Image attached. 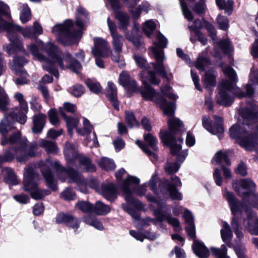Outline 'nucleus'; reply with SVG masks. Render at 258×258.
<instances>
[{
	"mask_svg": "<svg viewBox=\"0 0 258 258\" xmlns=\"http://www.w3.org/2000/svg\"><path fill=\"white\" fill-rule=\"evenodd\" d=\"M142 85L139 87L137 85L133 93L140 94L143 99L146 101H151L158 105L163 110L165 115L172 116L175 113L176 104L175 102H168L161 93L156 90L145 79L141 80Z\"/></svg>",
	"mask_w": 258,
	"mask_h": 258,
	"instance_id": "obj_1",
	"label": "nucleus"
},
{
	"mask_svg": "<svg viewBox=\"0 0 258 258\" xmlns=\"http://www.w3.org/2000/svg\"><path fill=\"white\" fill-rule=\"evenodd\" d=\"M223 196L228 203L232 217L231 225L236 237L240 240L242 236L241 224L242 223V200H238L231 191L226 188Z\"/></svg>",
	"mask_w": 258,
	"mask_h": 258,
	"instance_id": "obj_2",
	"label": "nucleus"
},
{
	"mask_svg": "<svg viewBox=\"0 0 258 258\" xmlns=\"http://www.w3.org/2000/svg\"><path fill=\"white\" fill-rule=\"evenodd\" d=\"M27 118L26 115L19 111L17 112L11 111L5 115L0 122V134L3 137L1 141L2 145L5 146L10 144L9 137L7 136L10 132L16 128L14 124L17 122L24 124L26 122Z\"/></svg>",
	"mask_w": 258,
	"mask_h": 258,
	"instance_id": "obj_3",
	"label": "nucleus"
},
{
	"mask_svg": "<svg viewBox=\"0 0 258 258\" xmlns=\"http://www.w3.org/2000/svg\"><path fill=\"white\" fill-rule=\"evenodd\" d=\"M74 26L72 20L67 19L63 23L55 25L52 29V32L57 34L58 43L64 46H71L74 43V40L80 36V31L72 30Z\"/></svg>",
	"mask_w": 258,
	"mask_h": 258,
	"instance_id": "obj_4",
	"label": "nucleus"
},
{
	"mask_svg": "<svg viewBox=\"0 0 258 258\" xmlns=\"http://www.w3.org/2000/svg\"><path fill=\"white\" fill-rule=\"evenodd\" d=\"M3 17L9 20L12 19L10 7L7 4L0 1V31H7L9 38L13 35L18 36L16 32H21L23 27L6 21Z\"/></svg>",
	"mask_w": 258,
	"mask_h": 258,
	"instance_id": "obj_5",
	"label": "nucleus"
},
{
	"mask_svg": "<svg viewBox=\"0 0 258 258\" xmlns=\"http://www.w3.org/2000/svg\"><path fill=\"white\" fill-rule=\"evenodd\" d=\"M140 179L137 177L128 175L122 181L120 185V189L125 196V200L128 204L133 206L137 210H141L143 205L142 202L133 196V190L130 187V185H138Z\"/></svg>",
	"mask_w": 258,
	"mask_h": 258,
	"instance_id": "obj_6",
	"label": "nucleus"
},
{
	"mask_svg": "<svg viewBox=\"0 0 258 258\" xmlns=\"http://www.w3.org/2000/svg\"><path fill=\"white\" fill-rule=\"evenodd\" d=\"M168 130H161L159 133V138H170L174 141L178 136H181L184 132V125L182 121L176 117L170 118L167 121Z\"/></svg>",
	"mask_w": 258,
	"mask_h": 258,
	"instance_id": "obj_7",
	"label": "nucleus"
},
{
	"mask_svg": "<svg viewBox=\"0 0 258 258\" xmlns=\"http://www.w3.org/2000/svg\"><path fill=\"white\" fill-rule=\"evenodd\" d=\"M34 170L29 168L27 170V174L24 178V190L30 192L31 197L36 200L44 198V195L41 188H38V184L34 181Z\"/></svg>",
	"mask_w": 258,
	"mask_h": 258,
	"instance_id": "obj_8",
	"label": "nucleus"
},
{
	"mask_svg": "<svg viewBox=\"0 0 258 258\" xmlns=\"http://www.w3.org/2000/svg\"><path fill=\"white\" fill-rule=\"evenodd\" d=\"M214 121L211 120L209 117L203 116L202 124L203 127L211 134L217 135L219 138L223 137L224 133V119L223 117L216 115L214 116Z\"/></svg>",
	"mask_w": 258,
	"mask_h": 258,
	"instance_id": "obj_9",
	"label": "nucleus"
},
{
	"mask_svg": "<svg viewBox=\"0 0 258 258\" xmlns=\"http://www.w3.org/2000/svg\"><path fill=\"white\" fill-rule=\"evenodd\" d=\"M252 209L258 210V192H244L243 191V212L246 215L256 214Z\"/></svg>",
	"mask_w": 258,
	"mask_h": 258,
	"instance_id": "obj_10",
	"label": "nucleus"
},
{
	"mask_svg": "<svg viewBox=\"0 0 258 258\" xmlns=\"http://www.w3.org/2000/svg\"><path fill=\"white\" fill-rule=\"evenodd\" d=\"M170 179L173 182L165 180L163 183V187L165 188L169 192L170 197L172 200H182V194L177 189L178 186L180 187L182 185L180 178L176 175H174L170 177Z\"/></svg>",
	"mask_w": 258,
	"mask_h": 258,
	"instance_id": "obj_11",
	"label": "nucleus"
},
{
	"mask_svg": "<svg viewBox=\"0 0 258 258\" xmlns=\"http://www.w3.org/2000/svg\"><path fill=\"white\" fill-rule=\"evenodd\" d=\"M94 48L92 52L95 57H108L111 54L109 43L104 39L98 37L94 39Z\"/></svg>",
	"mask_w": 258,
	"mask_h": 258,
	"instance_id": "obj_12",
	"label": "nucleus"
},
{
	"mask_svg": "<svg viewBox=\"0 0 258 258\" xmlns=\"http://www.w3.org/2000/svg\"><path fill=\"white\" fill-rule=\"evenodd\" d=\"M213 160L216 162V165L220 166L223 176L226 179H228L232 177L230 170L222 164V162H224L226 166L231 165V162L227 152H223L222 150L217 151L214 156Z\"/></svg>",
	"mask_w": 258,
	"mask_h": 258,
	"instance_id": "obj_13",
	"label": "nucleus"
},
{
	"mask_svg": "<svg viewBox=\"0 0 258 258\" xmlns=\"http://www.w3.org/2000/svg\"><path fill=\"white\" fill-rule=\"evenodd\" d=\"M10 146V149L13 151L18 152L19 151H25L28 147V140L26 137L22 138V134L20 131H17L13 133L9 137Z\"/></svg>",
	"mask_w": 258,
	"mask_h": 258,
	"instance_id": "obj_14",
	"label": "nucleus"
},
{
	"mask_svg": "<svg viewBox=\"0 0 258 258\" xmlns=\"http://www.w3.org/2000/svg\"><path fill=\"white\" fill-rule=\"evenodd\" d=\"M43 49L49 57L48 58L56 62L61 69H64V64L61 55V51L57 46L49 42L43 45Z\"/></svg>",
	"mask_w": 258,
	"mask_h": 258,
	"instance_id": "obj_15",
	"label": "nucleus"
},
{
	"mask_svg": "<svg viewBox=\"0 0 258 258\" xmlns=\"http://www.w3.org/2000/svg\"><path fill=\"white\" fill-rule=\"evenodd\" d=\"M246 104L243 107V125L247 124L246 121L254 123L258 119V105L253 100L247 101Z\"/></svg>",
	"mask_w": 258,
	"mask_h": 258,
	"instance_id": "obj_16",
	"label": "nucleus"
},
{
	"mask_svg": "<svg viewBox=\"0 0 258 258\" xmlns=\"http://www.w3.org/2000/svg\"><path fill=\"white\" fill-rule=\"evenodd\" d=\"M116 5H110L111 8L114 12V18L118 23V28L122 30H126L130 25V17L129 15L124 12L120 11L121 5L120 3L116 2Z\"/></svg>",
	"mask_w": 258,
	"mask_h": 258,
	"instance_id": "obj_17",
	"label": "nucleus"
},
{
	"mask_svg": "<svg viewBox=\"0 0 258 258\" xmlns=\"http://www.w3.org/2000/svg\"><path fill=\"white\" fill-rule=\"evenodd\" d=\"M153 215L155 218H149V219L154 225H156L157 222L161 223L167 220L168 223L174 228L180 227V223L177 218L168 216L166 212L164 211H162L161 209H154Z\"/></svg>",
	"mask_w": 258,
	"mask_h": 258,
	"instance_id": "obj_18",
	"label": "nucleus"
},
{
	"mask_svg": "<svg viewBox=\"0 0 258 258\" xmlns=\"http://www.w3.org/2000/svg\"><path fill=\"white\" fill-rule=\"evenodd\" d=\"M55 222L58 224H63L70 228L77 230L80 227L81 221L73 215L59 212L56 217Z\"/></svg>",
	"mask_w": 258,
	"mask_h": 258,
	"instance_id": "obj_19",
	"label": "nucleus"
},
{
	"mask_svg": "<svg viewBox=\"0 0 258 258\" xmlns=\"http://www.w3.org/2000/svg\"><path fill=\"white\" fill-rule=\"evenodd\" d=\"M55 167L57 171L64 173L68 176L69 183H76L77 184L82 183L83 180L79 173L73 167H65L57 163L55 164Z\"/></svg>",
	"mask_w": 258,
	"mask_h": 258,
	"instance_id": "obj_20",
	"label": "nucleus"
},
{
	"mask_svg": "<svg viewBox=\"0 0 258 258\" xmlns=\"http://www.w3.org/2000/svg\"><path fill=\"white\" fill-rule=\"evenodd\" d=\"M220 233L222 240L225 243V246L230 248H233L237 257L242 258V244L232 243L233 234L232 230H221Z\"/></svg>",
	"mask_w": 258,
	"mask_h": 258,
	"instance_id": "obj_21",
	"label": "nucleus"
},
{
	"mask_svg": "<svg viewBox=\"0 0 258 258\" xmlns=\"http://www.w3.org/2000/svg\"><path fill=\"white\" fill-rule=\"evenodd\" d=\"M100 190L102 196L111 203L114 202L117 198V188L113 183H102Z\"/></svg>",
	"mask_w": 258,
	"mask_h": 258,
	"instance_id": "obj_22",
	"label": "nucleus"
},
{
	"mask_svg": "<svg viewBox=\"0 0 258 258\" xmlns=\"http://www.w3.org/2000/svg\"><path fill=\"white\" fill-rule=\"evenodd\" d=\"M106 97L110 101L114 109L117 111L119 110V101L117 97V90L115 84L111 81L107 83V89H106Z\"/></svg>",
	"mask_w": 258,
	"mask_h": 258,
	"instance_id": "obj_23",
	"label": "nucleus"
},
{
	"mask_svg": "<svg viewBox=\"0 0 258 258\" xmlns=\"http://www.w3.org/2000/svg\"><path fill=\"white\" fill-rule=\"evenodd\" d=\"M11 43L6 48V52L9 54H17L19 52H25V50L18 36L13 35L9 38Z\"/></svg>",
	"mask_w": 258,
	"mask_h": 258,
	"instance_id": "obj_24",
	"label": "nucleus"
},
{
	"mask_svg": "<svg viewBox=\"0 0 258 258\" xmlns=\"http://www.w3.org/2000/svg\"><path fill=\"white\" fill-rule=\"evenodd\" d=\"M118 81L120 85L125 88H127V96L129 97H131L132 94L130 92H133L137 85V81L134 79L131 80L130 75L122 73L120 74Z\"/></svg>",
	"mask_w": 258,
	"mask_h": 258,
	"instance_id": "obj_25",
	"label": "nucleus"
},
{
	"mask_svg": "<svg viewBox=\"0 0 258 258\" xmlns=\"http://www.w3.org/2000/svg\"><path fill=\"white\" fill-rule=\"evenodd\" d=\"M256 214L246 215L245 218H243V224L246 222L245 226L248 232L252 235H258V217L256 216Z\"/></svg>",
	"mask_w": 258,
	"mask_h": 258,
	"instance_id": "obj_26",
	"label": "nucleus"
},
{
	"mask_svg": "<svg viewBox=\"0 0 258 258\" xmlns=\"http://www.w3.org/2000/svg\"><path fill=\"white\" fill-rule=\"evenodd\" d=\"M66 144L67 147L63 151L65 159L68 164H74L76 160L79 159L82 155L79 154L72 144L66 143Z\"/></svg>",
	"mask_w": 258,
	"mask_h": 258,
	"instance_id": "obj_27",
	"label": "nucleus"
},
{
	"mask_svg": "<svg viewBox=\"0 0 258 258\" xmlns=\"http://www.w3.org/2000/svg\"><path fill=\"white\" fill-rule=\"evenodd\" d=\"M192 248L194 253L199 258H208L210 255L209 249L203 242L194 240Z\"/></svg>",
	"mask_w": 258,
	"mask_h": 258,
	"instance_id": "obj_28",
	"label": "nucleus"
},
{
	"mask_svg": "<svg viewBox=\"0 0 258 258\" xmlns=\"http://www.w3.org/2000/svg\"><path fill=\"white\" fill-rule=\"evenodd\" d=\"M46 116L45 114L40 113L33 116L32 132L35 134L42 132L45 124Z\"/></svg>",
	"mask_w": 258,
	"mask_h": 258,
	"instance_id": "obj_29",
	"label": "nucleus"
},
{
	"mask_svg": "<svg viewBox=\"0 0 258 258\" xmlns=\"http://www.w3.org/2000/svg\"><path fill=\"white\" fill-rule=\"evenodd\" d=\"M229 137L242 147V126L238 123L233 124L229 129Z\"/></svg>",
	"mask_w": 258,
	"mask_h": 258,
	"instance_id": "obj_30",
	"label": "nucleus"
},
{
	"mask_svg": "<svg viewBox=\"0 0 258 258\" xmlns=\"http://www.w3.org/2000/svg\"><path fill=\"white\" fill-rule=\"evenodd\" d=\"M162 143L165 146L170 148V153L172 156H175L178 153L181 152L182 146L177 144V139L171 141L170 138H160Z\"/></svg>",
	"mask_w": 258,
	"mask_h": 258,
	"instance_id": "obj_31",
	"label": "nucleus"
},
{
	"mask_svg": "<svg viewBox=\"0 0 258 258\" xmlns=\"http://www.w3.org/2000/svg\"><path fill=\"white\" fill-rule=\"evenodd\" d=\"M246 130L243 129V147L255 146L258 144V131L244 136Z\"/></svg>",
	"mask_w": 258,
	"mask_h": 258,
	"instance_id": "obj_32",
	"label": "nucleus"
},
{
	"mask_svg": "<svg viewBox=\"0 0 258 258\" xmlns=\"http://www.w3.org/2000/svg\"><path fill=\"white\" fill-rule=\"evenodd\" d=\"M205 88L209 92H212L216 85V77L211 72H206L202 80Z\"/></svg>",
	"mask_w": 258,
	"mask_h": 258,
	"instance_id": "obj_33",
	"label": "nucleus"
},
{
	"mask_svg": "<svg viewBox=\"0 0 258 258\" xmlns=\"http://www.w3.org/2000/svg\"><path fill=\"white\" fill-rule=\"evenodd\" d=\"M37 146L35 144L31 145L29 147L28 150L25 151H20V154L17 157V160L20 162H25L28 160L30 158L35 157L36 153L35 150Z\"/></svg>",
	"mask_w": 258,
	"mask_h": 258,
	"instance_id": "obj_34",
	"label": "nucleus"
},
{
	"mask_svg": "<svg viewBox=\"0 0 258 258\" xmlns=\"http://www.w3.org/2000/svg\"><path fill=\"white\" fill-rule=\"evenodd\" d=\"M42 175L45 180L47 186L53 191L57 189L56 183L54 181V176L50 168H47L42 171Z\"/></svg>",
	"mask_w": 258,
	"mask_h": 258,
	"instance_id": "obj_35",
	"label": "nucleus"
},
{
	"mask_svg": "<svg viewBox=\"0 0 258 258\" xmlns=\"http://www.w3.org/2000/svg\"><path fill=\"white\" fill-rule=\"evenodd\" d=\"M216 4L220 10H224L225 13L230 16L233 11V0H215Z\"/></svg>",
	"mask_w": 258,
	"mask_h": 258,
	"instance_id": "obj_36",
	"label": "nucleus"
},
{
	"mask_svg": "<svg viewBox=\"0 0 258 258\" xmlns=\"http://www.w3.org/2000/svg\"><path fill=\"white\" fill-rule=\"evenodd\" d=\"M14 97L16 100L19 102L20 110L19 109L18 107H16L13 109V110L12 111H15L16 112H17L19 111H21L26 115L28 111V107L27 102L24 98L23 95L21 93H17L15 94Z\"/></svg>",
	"mask_w": 258,
	"mask_h": 258,
	"instance_id": "obj_37",
	"label": "nucleus"
},
{
	"mask_svg": "<svg viewBox=\"0 0 258 258\" xmlns=\"http://www.w3.org/2000/svg\"><path fill=\"white\" fill-rule=\"evenodd\" d=\"M151 65L153 66L154 71L156 72L157 74L163 79H165L167 83L170 82V79L168 76L167 72L164 64H161L158 62H151Z\"/></svg>",
	"mask_w": 258,
	"mask_h": 258,
	"instance_id": "obj_38",
	"label": "nucleus"
},
{
	"mask_svg": "<svg viewBox=\"0 0 258 258\" xmlns=\"http://www.w3.org/2000/svg\"><path fill=\"white\" fill-rule=\"evenodd\" d=\"M79 162L80 165L85 167V169L86 172H96V167L95 165L92 163V161L90 158L82 155L79 159Z\"/></svg>",
	"mask_w": 258,
	"mask_h": 258,
	"instance_id": "obj_39",
	"label": "nucleus"
},
{
	"mask_svg": "<svg viewBox=\"0 0 258 258\" xmlns=\"http://www.w3.org/2000/svg\"><path fill=\"white\" fill-rule=\"evenodd\" d=\"M110 208L102 202L98 201L93 205V213L97 215H106L110 212Z\"/></svg>",
	"mask_w": 258,
	"mask_h": 258,
	"instance_id": "obj_40",
	"label": "nucleus"
},
{
	"mask_svg": "<svg viewBox=\"0 0 258 258\" xmlns=\"http://www.w3.org/2000/svg\"><path fill=\"white\" fill-rule=\"evenodd\" d=\"M220 99L217 100V103L225 107H229L233 102V99L225 90H221L219 91Z\"/></svg>",
	"mask_w": 258,
	"mask_h": 258,
	"instance_id": "obj_41",
	"label": "nucleus"
},
{
	"mask_svg": "<svg viewBox=\"0 0 258 258\" xmlns=\"http://www.w3.org/2000/svg\"><path fill=\"white\" fill-rule=\"evenodd\" d=\"M83 221L89 224L97 230H103L104 227L102 222L98 220V219L94 215H89L84 216L83 218Z\"/></svg>",
	"mask_w": 258,
	"mask_h": 258,
	"instance_id": "obj_42",
	"label": "nucleus"
},
{
	"mask_svg": "<svg viewBox=\"0 0 258 258\" xmlns=\"http://www.w3.org/2000/svg\"><path fill=\"white\" fill-rule=\"evenodd\" d=\"M98 165L99 167L106 171L114 170L116 167L115 164L112 159L105 157L100 159Z\"/></svg>",
	"mask_w": 258,
	"mask_h": 258,
	"instance_id": "obj_43",
	"label": "nucleus"
},
{
	"mask_svg": "<svg viewBox=\"0 0 258 258\" xmlns=\"http://www.w3.org/2000/svg\"><path fill=\"white\" fill-rule=\"evenodd\" d=\"M211 62L210 58L199 54L195 62V67L201 71H205L206 67L211 65Z\"/></svg>",
	"mask_w": 258,
	"mask_h": 258,
	"instance_id": "obj_44",
	"label": "nucleus"
},
{
	"mask_svg": "<svg viewBox=\"0 0 258 258\" xmlns=\"http://www.w3.org/2000/svg\"><path fill=\"white\" fill-rule=\"evenodd\" d=\"M125 121L130 128L133 127H139L140 125V122L137 120L134 113L132 111H126L124 116Z\"/></svg>",
	"mask_w": 258,
	"mask_h": 258,
	"instance_id": "obj_45",
	"label": "nucleus"
},
{
	"mask_svg": "<svg viewBox=\"0 0 258 258\" xmlns=\"http://www.w3.org/2000/svg\"><path fill=\"white\" fill-rule=\"evenodd\" d=\"M210 250L212 255L216 258H230L227 255V248L224 244H222L220 248L211 247Z\"/></svg>",
	"mask_w": 258,
	"mask_h": 258,
	"instance_id": "obj_46",
	"label": "nucleus"
},
{
	"mask_svg": "<svg viewBox=\"0 0 258 258\" xmlns=\"http://www.w3.org/2000/svg\"><path fill=\"white\" fill-rule=\"evenodd\" d=\"M147 75L144 76L143 74L141 76L142 80L145 79L151 85H159L161 83V80L158 78L156 72L153 71H148Z\"/></svg>",
	"mask_w": 258,
	"mask_h": 258,
	"instance_id": "obj_47",
	"label": "nucleus"
},
{
	"mask_svg": "<svg viewBox=\"0 0 258 258\" xmlns=\"http://www.w3.org/2000/svg\"><path fill=\"white\" fill-rule=\"evenodd\" d=\"M10 99L7 94L2 88L0 91V111L4 112L8 110Z\"/></svg>",
	"mask_w": 258,
	"mask_h": 258,
	"instance_id": "obj_48",
	"label": "nucleus"
},
{
	"mask_svg": "<svg viewBox=\"0 0 258 258\" xmlns=\"http://www.w3.org/2000/svg\"><path fill=\"white\" fill-rule=\"evenodd\" d=\"M144 139L148 146L151 147L154 151H158V148L157 146L158 140L152 134L148 133L144 135Z\"/></svg>",
	"mask_w": 258,
	"mask_h": 258,
	"instance_id": "obj_49",
	"label": "nucleus"
},
{
	"mask_svg": "<svg viewBox=\"0 0 258 258\" xmlns=\"http://www.w3.org/2000/svg\"><path fill=\"white\" fill-rule=\"evenodd\" d=\"M256 185L250 178H243V191L253 192L256 191Z\"/></svg>",
	"mask_w": 258,
	"mask_h": 258,
	"instance_id": "obj_50",
	"label": "nucleus"
},
{
	"mask_svg": "<svg viewBox=\"0 0 258 258\" xmlns=\"http://www.w3.org/2000/svg\"><path fill=\"white\" fill-rule=\"evenodd\" d=\"M76 207L84 213L93 212V205L89 201H79L76 203Z\"/></svg>",
	"mask_w": 258,
	"mask_h": 258,
	"instance_id": "obj_51",
	"label": "nucleus"
},
{
	"mask_svg": "<svg viewBox=\"0 0 258 258\" xmlns=\"http://www.w3.org/2000/svg\"><path fill=\"white\" fill-rule=\"evenodd\" d=\"M216 20L219 29L225 31L228 30L229 28V21L227 17L219 14Z\"/></svg>",
	"mask_w": 258,
	"mask_h": 258,
	"instance_id": "obj_52",
	"label": "nucleus"
},
{
	"mask_svg": "<svg viewBox=\"0 0 258 258\" xmlns=\"http://www.w3.org/2000/svg\"><path fill=\"white\" fill-rule=\"evenodd\" d=\"M113 39L112 45L115 52H121L122 50L123 37L120 34L111 36Z\"/></svg>",
	"mask_w": 258,
	"mask_h": 258,
	"instance_id": "obj_53",
	"label": "nucleus"
},
{
	"mask_svg": "<svg viewBox=\"0 0 258 258\" xmlns=\"http://www.w3.org/2000/svg\"><path fill=\"white\" fill-rule=\"evenodd\" d=\"M85 84L91 92L97 95L103 94L102 88L99 82H92L89 80L86 81Z\"/></svg>",
	"mask_w": 258,
	"mask_h": 258,
	"instance_id": "obj_54",
	"label": "nucleus"
},
{
	"mask_svg": "<svg viewBox=\"0 0 258 258\" xmlns=\"http://www.w3.org/2000/svg\"><path fill=\"white\" fill-rule=\"evenodd\" d=\"M4 180L6 183L13 185L18 184L17 176L13 169L10 168L7 170L6 175L4 176Z\"/></svg>",
	"mask_w": 258,
	"mask_h": 258,
	"instance_id": "obj_55",
	"label": "nucleus"
},
{
	"mask_svg": "<svg viewBox=\"0 0 258 258\" xmlns=\"http://www.w3.org/2000/svg\"><path fill=\"white\" fill-rule=\"evenodd\" d=\"M156 28V23L152 20H149L146 21L143 26V31L147 37L150 38Z\"/></svg>",
	"mask_w": 258,
	"mask_h": 258,
	"instance_id": "obj_56",
	"label": "nucleus"
},
{
	"mask_svg": "<svg viewBox=\"0 0 258 258\" xmlns=\"http://www.w3.org/2000/svg\"><path fill=\"white\" fill-rule=\"evenodd\" d=\"M60 113L61 117L66 122L67 127L76 128L79 123V120L78 119L71 116H68L63 111H60Z\"/></svg>",
	"mask_w": 258,
	"mask_h": 258,
	"instance_id": "obj_57",
	"label": "nucleus"
},
{
	"mask_svg": "<svg viewBox=\"0 0 258 258\" xmlns=\"http://www.w3.org/2000/svg\"><path fill=\"white\" fill-rule=\"evenodd\" d=\"M85 91V88L82 85L76 84L72 88H69V92L73 96L76 97H80L84 93Z\"/></svg>",
	"mask_w": 258,
	"mask_h": 258,
	"instance_id": "obj_58",
	"label": "nucleus"
},
{
	"mask_svg": "<svg viewBox=\"0 0 258 258\" xmlns=\"http://www.w3.org/2000/svg\"><path fill=\"white\" fill-rule=\"evenodd\" d=\"M134 59L138 67L140 69L148 70L150 67L147 64V60L140 54H135L133 56Z\"/></svg>",
	"mask_w": 258,
	"mask_h": 258,
	"instance_id": "obj_59",
	"label": "nucleus"
},
{
	"mask_svg": "<svg viewBox=\"0 0 258 258\" xmlns=\"http://www.w3.org/2000/svg\"><path fill=\"white\" fill-rule=\"evenodd\" d=\"M204 26L209 33V36L213 40H215L217 37V32L214 26L208 21L203 18Z\"/></svg>",
	"mask_w": 258,
	"mask_h": 258,
	"instance_id": "obj_60",
	"label": "nucleus"
},
{
	"mask_svg": "<svg viewBox=\"0 0 258 258\" xmlns=\"http://www.w3.org/2000/svg\"><path fill=\"white\" fill-rule=\"evenodd\" d=\"M157 38L158 41L153 42V44L157 48L164 49L167 47L168 43L167 39L161 32H159Z\"/></svg>",
	"mask_w": 258,
	"mask_h": 258,
	"instance_id": "obj_61",
	"label": "nucleus"
},
{
	"mask_svg": "<svg viewBox=\"0 0 258 258\" xmlns=\"http://www.w3.org/2000/svg\"><path fill=\"white\" fill-rule=\"evenodd\" d=\"M48 116L49 121L52 125L57 126L59 124V120L56 108H51L48 112Z\"/></svg>",
	"mask_w": 258,
	"mask_h": 258,
	"instance_id": "obj_62",
	"label": "nucleus"
},
{
	"mask_svg": "<svg viewBox=\"0 0 258 258\" xmlns=\"http://www.w3.org/2000/svg\"><path fill=\"white\" fill-rule=\"evenodd\" d=\"M236 81H231V80H224L221 83V90H225V91H233L236 89V86L235 83Z\"/></svg>",
	"mask_w": 258,
	"mask_h": 258,
	"instance_id": "obj_63",
	"label": "nucleus"
},
{
	"mask_svg": "<svg viewBox=\"0 0 258 258\" xmlns=\"http://www.w3.org/2000/svg\"><path fill=\"white\" fill-rule=\"evenodd\" d=\"M204 1L200 0L192 7V11L200 16L205 14L206 13V9L204 7Z\"/></svg>",
	"mask_w": 258,
	"mask_h": 258,
	"instance_id": "obj_64",
	"label": "nucleus"
}]
</instances>
